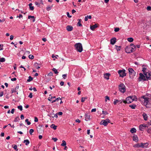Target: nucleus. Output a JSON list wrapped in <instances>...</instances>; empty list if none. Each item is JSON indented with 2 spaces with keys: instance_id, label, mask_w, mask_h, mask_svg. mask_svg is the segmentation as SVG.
I'll list each match as a JSON object with an SVG mask.
<instances>
[{
  "instance_id": "nucleus-33",
  "label": "nucleus",
  "mask_w": 151,
  "mask_h": 151,
  "mask_svg": "<svg viewBox=\"0 0 151 151\" xmlns=\"http://www.w3.org/2000/svg\"><path fill=\"white\" fill-rule=\"evenodd\" d=\"M129 106L132 109H135L136 107V105L135 104L130 105Z\"/></svg>"
},
{
  "instance_id": "nucleus-3",
  "label": "nucleus",
  "mask_w": 151,
  "mask_h": 151,
  "mask_svg": "<svg viewBox=\"0 0 151 151\" xmlns=\"http://www.w3.org/2000/svg\"><path fill=\"white\" fill-rule=\"evenodd\" d=\"M75 47L76 50L78 52H81L83 50L82 45L80 43H77L75 45Z\"/></svg>"
},
{
  "instance_id": "nucleus-7",
  "label": "nucleus",
  "mask_w": 151,
  "mask_h": 151,
  "mask_svg": "<svg viewBox=\"0 0 151 151\" xmlns=\"http://www.w3.org/2000/svg\"><path fill=\"white\" fill-rule=\"evenodd\" d=\"M110 121L109 119L105 120H103L100 122V124L103 125L104 126H106L109 123H110Z\"/></svg>"
},
{
  "instance_id": "nucleus-60",
  "label": "nucleus",
  "mask_w": 151,
  "mask_h": 151,
  "mask_svg": "<svg viewBox=\"0 0 151 151\" xmlns=\"http://www.w3.org/2000/svg\"><path fill=\"white\" fill-rule=\"evenodd\" d=\"M12 93H13L14 92H16L17 91L14 89H12L11 90Z\"/></svg>"
},
{
  "instance_id": "nucleus-57",
  "label": "nucleus",
  "mask_w": 151,
  "mask_h": 151,
  "mask_svg": "<svg viewBox=\"0 0 151 151\" xmlns=\"http://www.w3.org/2000/svg\"><path fill=\"white\" fill-rule=\"evenodd\" d=\"M28 96L30 98H32V93H30Z\"/></svg>"
},
{
  "instance_id": "nucleus-52",
  "label": "nucleus",
  "mask_w": 151,
  "mask_h": 151,
  "mask_svg": "<svg viewBox=\"0 0 151 151\" xmlns=\"http://www.w3.org/2000/svg\"><path fill=\"white\" fill-rule=\"evenodd\" d=\"M105 101H107V100H110V98L109 96H106L105 97Z\"/></svg>"
},
{
  "instance_id": "nucleus-4",
  "label": "nucleus",
  "mask_w": 151,
  "mask_h": 151,
  "mask_svg": "<svg viewBox=\"0 0 151 151\" xmlns=\"http://www.w3.org/2000/svg\"><path fill=\"white\" fill-rule=\"evenodd\" d=\"M119 91L124 93L125 91V85L123 84H121L119 86Z\"/></svg>"
},
{
  "instance_id": "nucleus-41",
  "label": "nucleus",
  "mask_w": 151,
  "mask_h": 151,
  "mask_svg": "<svg viewBox=\"0 0 151 151\" xmlns=\"http://www.w3.org/2000/svg\"><path fill=\"white\" fill-rule=\"evenodd\" d=\"M34 130L33 129H30L29 131V134L32 135V133L34 132Z\"/></svg>"
},
{
  "instance_id": "nucleus-55",
  "label": "nucleus",
  "mask_w": 151,
  "mask_h": 151,
  "mask_svg": "<svg viewBox=\"0 0 151 151\" xmlns=\"http://www.w3.org/2000/svg\"><path fill=\"white\" fill-rule=\"evenodd\" d=\"M3 45L2 44L0 45V50H3Z\"/></svg>"
},
{
  "instance_id": "nucleus-22",
  "label": "nucleus",
  "mask_w": 151,
  "mask_h": 151,
  "mask_svg": "<svg viewBox=\"0 0 151 151\" xmlns=\"http://www.w3.org/2000/svg\"><path fill=\"white\" fill-rule=\"evenodd\" d=\"M133 140L136 142H137L138 141V138L137 136H134L133 137Z\"/></svg>"
},
{
  "instance_id": "nucleus-54",
  "label": "nucleus",
  "mask_w": 151,
  "mask_h": 151,
  "mask_svg": "<svg viewBox=\"0 0 151 151\" xmlns=\"http://www.w3.org/2000/svg\"><path fill=\"white\" fill-rule=\"evenodd\" d=\"M52 139L53 140V141L55 142H56L58 140L57 138H55V137L52 138Z\"/></svg>"
},
{
  "instance_id": "nucleus-47",
  "label": "nucleus",
  "mask_w": 151,
  "mask_h": 151,
  "mask_svg": "<svg viewBox=\"0 0 151 151\" xmlns=\"http://www.w3.org/2000/svg\"><path fill=\"white\" fill-rule=\"evenodd\" d=\"M87 99L86 98H85V97H82L81 99V101L82 102H84L85 101V99Z\"/></svg>"
},
{
  "instance_id": "nucleus-12",
  "label": "nucleus",
  "mask_w": 151,
  "mask_h": 151,
  "mask_svg": "<svg viewBox=\"0 0 151 151\" xmlns=\"http://www.w3.org/2000/svg\"><path fill=\"white\" fill-rule=\"evenodd\" d=\"M147 75L146 77L147 78V79H151V71H148L146 73Z\"/></svg>"
},
{
  "instance_id": "nucleus-59",
  "label": "nucleus",
  "mask_w": 151,
  "mask_h": 151,
  "mask_svg": "<svg viewBox=\"0 0 151 151\" xmlns=\"http://www.w3.org/2000/svg\"><path fill=\"white\" fill-rule=\"evenodd\" d=\"M96 111V109L95 108L92 109L91 110V112H95Z\"/></svg>"
},
{
  "instance_id": "nucleus-39",
  "label": "nucleus",
  "mask_w": 151,
  "mask_h": 151,
  "mask_svg": "<svg viewBox=\"0 0 151 151\" xmlns=\"http://www.w3.org/2000/svg\"><path fill=\"white\" fill-rule=\"evenodd\" d=\"M29 58L30 59H33L34 58V56L32 55H30L29 56Z\"/></svg>"
},
{
  "instance_id": "nucleus-32",
  "label": "nucleus",
  "mask_w": 151,
  "mask_h": 151,
  "mask_svg": "<svg viewBox=\"0 0 151 151\" xmlns=\"http://www.w3.org/2000/svg\"><path fill=\"white\" fill-rule=\"evenodd\" d=\"M52 70L54 71L55 74H57L58 73V71L55 68H52Z\"/></svg>"
},
{
  "instance_id": "nucleus-21",
  "label": "nucleus",
  "mask_w": 151,
  "mask_h": 151,
  "mask_svg": "<svg viewBox=\"0 0 151 151\" xmlns=\"http://www.w3.org/2000/svg\"><path fill=\"white\" fill-rule=\"evenodd\" d=\"M23 142L25 143L26 145H28L30 143V142L28 139H25L24 140Z\"/></svg>"
},
{
  "instance_id": "nucleus-48",
  "label": "nucleus",
  "mask_w": 151,
  "mask_h": 151,
  "mask_svg": "<svg viewBox=\"0 0 151 151\" xmlns=\"http://www.w3.org/2000/svg\"><path fill=\"white\" fill-rule=\"evenodd\" d=\"M119 102V100L117 99H115L114 101V104L116 105Z\"/></svg>"
},
{
  "instance_id": "nucleus-18",
  "label": "nucleus",
  "mask_w": 151,
  "mask_h": 151,
  "mask_svg": "<svg viewBox=\"0 0 151 151\" xmlns=\"http://www.w3.org/2000/svg\"><path fill=\"white\" fill-rule=\"evenodd\" d=\"M130 46H131V49L132 50V52L134 51L135 49L136 48V45L134 44H131Z\"/></svg>"
},
{
  "instance_id": "nucleus-20",
  "label": "nucleus",
  "mask_w": 151,
  "mask_h": 151,
  "mask_svg": "<svg viewBox=\"0 0 151 151\" xmlns=\"http://www.w3.org/2000/svg\"><path fill=\"white\" fill-rule=\"evenodd\" d=\"M142 116L143 117L144 119L145 120H147L148 119V116L147 114L145 113H143Z\"/></svg>"
},
{
  "instance_id": "nucleus-62",
  "label": "nucleus",
  "mask_w": 151,
  "mask_h": 151,
  "mask_svg": "<svg viewBox=\"0 0 151 151\" xmlns=\"http://www.w3.org/2000/svg\"><path fill=\"white\" fill-rule=\"evenodd\" d=\"M14 111H15V109H12L11 111V113L12 114H14Z\"/></svg>"
},
{
  "instance_id": "nucleus-43",
  "label": "nucleus",
  "mask_w": 151,
  "mask_h": 151,
  "mask_svg": "<svg viewBox=\"0 0 151 151\" xmlns=\"http://www.w3.org/2000/svg\"><path fill=\"white\" fill-rule=\"evenodd\" d=\"M119 28H114V31L115 32H116L119 31Z\"/></svg>"
},
{
  "instance_id": "nucleus-19",
  "label": "nucleus",
  "mask_w": 151,
  "mask_h": 151,
  "mask_svg": "<svg viewBox=\"0 0 151 151\" xmlns=\"http://www.w3.org/2000/svg\"><path fill=\"white\" fill-rule=\"evenodd\" d=\"M110 75V73H106L104 75V78L107 80H108L109 79V76Z\"/></svg>"
},
{
  "instance_id": "nucleus-10",
  "label": "nucleus",
  "mask_w": 151,
  "mask_h": 151,
  "mask_svg": "<svg viewBox=\"0 0 151 151\" xmlns=\"http://www.w3.org/2000/svg\"><path fill=\"white\" fill-rule=\"evenodd\" d=\"M128 71L130 76H132L135 75V73L133 69L132 68H129L128 69Z\"/></svg>"
},
{
  "instance_id": "nucleus-64",
  "label": "nucleus",
  "mask_w": 151,
  "mask_h": 151,
  "mask_svg": "<svg viewBox=\"0 0 151 151\" xmlns=\"http://www.w3.org/2000/svg\"><path fill=\"white\" fill-rule=\"evenodd\" d=\"M76 122H78V123H79L81 122V121L78 119H77L76 120Z\"/></svg>"
},
{
  "instance_id": "nucleus-26",
  "label": "nucleus",
  "mask_w": 151,
  "mask_h": 151,
  "mask_svg": "<svg viewBox=\"0 0 151 151\" xmlns=\"http://www.w3.org/2000/svg\"><path fill=\"white\" fill-rule=\"evenodd\" d=\"M91 19V15L87 16L85 17V21H86L88 20V19Z\"/></svg>"
},
{
  "instance_id": "nucleus-29",
  "label": "nucleus",
  "mask_w": 151,
  "mask_h": 151,
  "mask_svg": "<svg viewBox=\"0 0 151 151\" xmlns=\"http://www.w3.org/2000/svg\"><path fill=\"white\" fill-rule=\"evenodd\" d=\"M141 144H135L133 146V147H141Z\"/></svg>"
},
{
  "instance_id": "nucleus-24",
  "label": "nucleus",
  "mask_w": 151,
  "mask_h": 151,
  "mask_svg": "<svg viewBox=\"0 0 151 151\" xmlns=\"http://www.w3.org/2000/svg\"><path fill=\"white\" fill-rule=\"evenodd\" d=\"M32 3H30L29 4L30 9L31 10L33 11L34 9V7L33 6H32Z\"/></svg>"
},
{
  "instance_id": "nucleus-42",
  "label": "nucleus",
  "mask_w": 151,
  "mask_h": 151,
  "mask_svg": "<svg viewBox=\"0 0 151 151\" xmlns=\"http://www.w3.org/2000/svg\"><path fill=\"white\" fill-rule=\"evenodd\" d=\"M18 108L19 109L20 111L22 110V106H17Z\"/></svg>"
},
{
  "instance_id": "nucleus-8",
  "label": "nucleus",
  "mask_w": 151,
  "mask_h": 151,
  "mask_svg": "<svg viewBox=\"0 0 151 151\" xmlns=\"http://www.w3.org/2000/svg\"><path fill=\"white\" fill-rule=\"evenodd\" d=\"M125 52L128 53H129L132 52V50L131 46H127L125 49Z\"/></svg>"
},
{
  "instance_id": "nucleus-31",
  "label": "nucleus",
  "mask_w": 151,
  "mask_h": 151,
  "mask_svg": "<svg viewBox=\"0 0 151 151\" xmlns=\"http://www.w3.org/2000/svg\"><path fill=\"white\" fill-rule=\"evenodd\" d=\"M52 5L50 6H48L47 8H46V9L47 10V11H49L50 10L51 8L52 7Z\"/></svg>"
},
{
  "instance_id": "nucleus-61",
  "label": "nucleus",
  "mask_w": 151,
  "mask_h": 151,
  "mask_svg": "<svg viewBox=\"0 0 151 151\" xmlns=\"http://www.w3.org/2000/svg\"><path fill=\"white\" fill-rule=\"evenodd\" d=\"M67 16L69 18H70L71 17V16L70 15L69 13L68 12H67Z\"/></svg>"
},
{
  "instance_id": "nucleus-27",
  "label": "nucleus",
  "mask_w": 151,
  "mask_h": 151,
  "mask_svg": "<svg viewBox=\"0 0 151 151\" xmlns=\"http://www.w3.org/2000/svg\"><path fill=\"white\" fill-rule=\"evenodd\" d=\"M50 127L54 130L56 129L57 128V126H55L54 124H52L50 126Z\"/></svg>"
},
{
  "instance_id": "nucleus-11",
  "label": "nucleus",
  "mask_w": 151,
  "mask_h": 151,
  "mask_svg": "<svg viewBox=\"0 0 151 151\" xmlns=\"http://www.w3.org/2000/svg\"><path fill=\"white\" fill-rule=\"evenodd\" d=\"M147 127V126L145 124H141L139 126V129L141 131H143L144 129Z\"/></svg>"
},
{
  "instance_id": "nucleus-9",
  "label": "nucleus",
  "mask_w": 151,
  "mask_h": 151,
  "mask_svg": "<svg viewBox=\"0 0 151 151\" xmlns=\"http://www.w3.org/2000/svg\"><path fill=\"white\" fill-rule=\"evenodd\" d=\"M142 67V71L145 75H147L146 73L147 72V66L145 65H143Z\"/></svg>"
},
{
  "instance_id": "nucleus-13",
  "label": "nucleus",
  "mask_w": 151,
  "mask_h": 151,
  "mask_svg": "<svg viewBox=\"0 0 151 151\" xmlns=\"http://www.w3.org/2000/svg\"><path fill=\"white\" fill-rule=\"evenodd\" d=\"M91 119L90 116L89 114H87L85 115V120L86 121H88Z\"/></svg>"
},
{
  "instance_id": "nucleus-40",
  "label": "nucleus",
  "mask_w": 151,
  "mask_h": 151,
  "mask_svg": "<svg viewBox=\"0 0 151 151\" xmlns=\"http://www.w3.org/2000/svg\"><path fill=\"white\" fill-rule=\"evenodd\" d=\"M25 121L27 123V124L28 125H29L31 124V122L29 121V120L28 119H26Z\"/></svg>"
},
{
  "instance_id": "nucleus-16",
  "label": "nucleus",
  "mask_w": 151,
  "mask_h": 151,
  "mask_svg": "<svg viewBox=\"0 0 151 151\" xmlns=\"http://www.w3.org/2000/svg\"><path fill=\"white\" fill-rule=\"evenodd\" d=\"M116 38L114 37L111 39L110 43L112 45H114L116 42Z\"/></svg>"
},
{
  "instance_id": "nucleus-36",
  "label": "nucleus",
  "mask_w": 151,
  "mask_h": 151,
  "mask_svg": "<svg viewBox=\"0 0 151 151\" xmlns=\"http://www.w3.org/2000/svg\"><path fill=\"white\" fill-rule=\"evenodd\" d=\"M5 61V59L4 58H0V62H4Z\"/></svg>"
},
{
  "instance_id": "nucleus-15",
  "label": "nucleus",
  "mask_w": 151,
  "mask_h": 151,
  "mask_svg": "<svg viewBox=\"0 0 151 151\" xmlns=\"http://www.w3.org/2000/svg\"><path fill=\"white\" fill-rule=\"evenodd\" d=\"M66 28L68 31H72L73 29V28L72 26L70 25L67 26Z\"/></svg>"
},
{
  "instance_id": "nucleus-28",
  "label": "nucleus",
  "mask_w": 151,
  "mask_h": 151,
  "mask_svg": "<svg viewBox=\"0 0 151 151\" xmlns=\"http://www.w3.org/2000/svg\"><path fill=\"white\" fill-rule=\"evenodd\" d=\"M130 132L132 133H135L136 132V129L134 128H132L130 130Z\"/></svg>"
},
{
  "instance_id": "nucleus-45",
  "label": "nucleus",
  "mask_w": 151,
  "mask_h": 151,
  "mask_svg": "<svg viewBox=\"0 0 151 151\" xmlns=\"http://www.w3.org/2000/svg\"><path fill=\"white\" fill-rule=\"evenodd\" d=\"M148 133L151 134V128H149L147 130Z\"/></svg>"
},
{
  "instance_id": "nucleus-50",
  "label": "nucleus",
  "mask_w": 151,
  "mask_h": 151,
  "mask_svg": "<svg viewBox=\"0 0 151 151\" xmlns=\"http://www.w3.org/2000/svg\"><path fill=\"white\" fill-rule=\"evenodd\" d=\"M13 148L16 151H17L18 150V149H17V146L16 145L14 146Z\"/></svg>"
},
{
  "instance_id": "nucleus-1",
  "label": "nucleus",
  "mask_w": 151,
  "mask_h": 151,
  "mask_svg": "<svg viewBox=\"0 0 151 151\" xmlns=\"http://www.w3.org/2000/svg\"><path fill=\"white\" fill-rule=\"evenodd\" d=\"M149 98L146 96H143L139 99V101L142 104L145 106L149 103Z\"/></svg>"
},
{
  "instance_id": "nucleus-25",
  "label": "nucleus",
  "mask_w": 151,
  "mask_h": 151,
  "mask_svg": "<svg viewBox=\"0 0 151 151\" xmlns=\"http://www.w3.org/2000/svg\"><path fill=\"white\" fill-rule=\"evenodd\" d=\"M31 18L33 19V22H34L35 21V17L34 16L29 15L28 16V18L29 19H30Z\"/></svg>"
},
{
  "instance_id": "nucleus-46",
  "label": "nucleus",
  "mask_w": 151,
  "mask_h": 151,
  "mask_svg": "<svg viewBox=\"0 0 151 151\" xmlns=\"http://www.w3.org/2000/svg\"><path fill=\"white\" fill-rule=\"evenodd\" d=\"M115 46L116 47V49L117 50V51H119L120 50V47L117 46L116 45Z\"/></svg>"
},
{
  "instance_id": "nucleus-51",
  "label": "nucleus",
  "mask_w": 151,
  "mask_h": 151,
  "mask_svg": "<svg viewBox=\"0 0 151 151\" xmlns=\"http://www.w3.org/2000/svg\"><path fill=\"white\" fill-rule=\"evenodd\" d=\"M67 76V74H65L63 75L62 77L64 79H65L66 78Z\"/></svg>"
},
{
  "instance_id": "nucleus-44",
  "label": "nucleus",
  "mask_w": 151,
  "mask_h": 151,
  "mask_svg": "<svg viewBox=\"0 0 151 151\" xmlns=\"http://www.w3.org/2000/svg\"><path fill=\"white\" fill-rule=\"evenodd\" d=\"M55 98V96H54V97L51 96L50 97H49V98H48V100H49V101H51V99H52V98Z\"/></svg>"
},
{
  "instance_id": "nucleus-56",
  "label": "nucleus",
  "mask_w": 151,
  "mask_h": 151,
  "mask_svg": "<svg viewBox=\"0 0 151 151\" xmlns=\"http://www.w3.org/2000/svg\"><path fill=\"white\" fill-rule=\"evenodd\" d=\"M53 73L52 72H50L48 74V76H52Z\"/></svg>"
},
{
  "instance_id": "nucleus-37",
  "label": "nucleus",
  "mask_w": 151,
  "mask_h": 151,
  "mask_svg": "<svg viewBox=\"0 0 151 151\" xmlns=\"http://www.w3.org/2000/svg\"><path fill=\"white\" fill-rule=\"evenodd\" d=\"M33 79V78L31 76H29V79H27V81L28 82H30L32 81Z\"/></svg>"
},
{
  "instance_id": "nucleus-38",
  "label": "nucleus",
  "mask_w": 151,
  "mask_h": 151,
  "mask_svg": "<svg viewBox=\"0 0 151 151\" xmlns=\"http://www.w3.org/2000/svg\"><path fill=\"white\" fill-rule=\"evenodd\" d=\"M102 113L104 115H106L108 114V112L107 111H105L103 110L102 111Z\"/></svg>"
},
{
  "instance_id": "nucleus-30",
  "label": "nucleus",
  "mask_w": 151,
  "mask_h": 151,
  "mask_svg": "<svg viewBox=\"0 0 151 151\" xmlns=\"http://www.w3.org/2000/svg\"><path fill=\"white\" fill-rule=\"evenodd\" d=\"M78 22L77 23V25L78 26H82V24H81L80 22L81 21V19H78Z\"/></svg>"
},
{
  "instance_id": "nucleus-5",
  "label": "nucleus",
  "mask_w": 151,
  "mask_h": 151,
  "mask_svg": "<svg viewBox=\"0 0 151 151\" xmlns=\"http://www.w3.org/2000/svg\"><path fill=\"white\" fill-rule=\"evenodd\" d=\"M139 75V76L138 78L139 81H141L142 80L146 81L147 79V78L146 77V76H144L142 73H140Z\"/></svg>"
},
{
  "instance_id": "nucleus-49",
  "label": "nucleus",
  "mask_w": 151,
  "mask_h": 151,
  "mask_svg": "<svg viewBox=\"0 0 151 151\" xmlns=\"http://www.w3.org/2000/svg\"><path fill=\"white\" fill-rule=\"evenodd\" d=\"M19 118L17 117H16V118H15V119H14V122H17L19 120Z\"/></svg>"
},
{
  "instance_id": "nucleus-6",
  "label": "nucleus",
  "mask_w": 151,
  "mask_h": 151,
  "mask_svg": "<svg viewBox=\"0 0 151 151\" xmlns=\"http://www.w3.org/2000/svg\"><path fill=\"white\" fill-rule=\"evenodd\" d=\"M118 73L119 74L120 76L122 77H123L126 75V70L124 69L119 70Z\"/></svg>"
},
{
  "instance_id": "nucleus-34",
  "label": "nucleus",
  "mask_w": 151,
  "mask_h": 151,
  "mask_svg": "<svg viewBox=\"0 0 151 151\" xmlns=\"http://www.w3.org/2000/svg\"><path fill=\"white\" fill-rule=\"evenodd\" d=\"M66 145V143L65 141V140H63L62 143L61 144V146H65Z\"/></svg>"
},
{
  "instance_id": "nucleus-53",
  "label": "nucleus",
  "mask_w": 151,
  "mask_h": 151,
  "mask_svg": "<svg viewBox=\"0 0 151 151\" xmlns=\"http://www.w3.org/2000/svg\"><path fill=\"white\" fill-rule=\"evenodd\" d=\"M147 9L148 11H151V7L150 6H148L147 7Z\"/></svg>"
},
{
  "instance_id": "nucleus-63",
  "label": "nucleus",
  "mask_w": 151,
  "mask_h": 151,
  "mask_svg": "<svg viewBox=\"0 0 151 151\" xmlns=\"http://www.w3.org/2000/svg\"><path fill=\"white\" fill-rule=\"evenodd\" d=\"M14 36L13 35H11L10 36V39L11 40H12L13 39Z\"/></svg>"
},
{
  "instance_id": "nucleus-17",
  "label": "nucleus",
  "mask_w": 151,
  "mask_h": 151,
  "mask_svg": "<svg viewBox=\"0 0 151 151\" xmlns=\"http://www.w3.org/2000/svg\"><path fill=\"white\" fill-rule=\"evenodd\" d=\"M98 27V25L96 24H95L93 25L90 26V29L92 30H94V29Z\"/></svg>"
},
{
  "instance_id": "nucleus-35",
  "label": "nucleus",
  "mask_w": 151,
  "mask_h": 151,
  "mask_svg": "<svg viewBox=\"0 0 151 151\" xmlns=\"http://www.w3.org/2000/svg\"><path fill=\"white\" fill-rule=\"evenodd\" d=\"M127 40L129 42H132L133 41V39L132 37H129L127 38Z\"/></svg>"
},
{
  "instance_id": "nucleus-23",
  "label": "nucleus",
  "mask_w": 151,
  "mask_h": 151,
  "mask_svg": "<svg viewBox=\"0 0 151 151\" xmlns=\"http://www.w3.org/2000/svg\"><path fill=\"white\" fill-rule=\"evenodd\" d=\"M40 65V64H39L37 63H35L34 64V66L35 68H36L37 69H39L40 68V67L38 66V65Z\"/></svg>"
},
{
  "instance_id": "nucleus-14",
  "label": "nucleus",
  "mask_w": 151,
  "mask_h": 151,
  "mask_svg": "<svg viewBox=\"0 0 151 151\" xmlns=\"http://www.w3.org/2000/svg\"><path fill=\"white\" fill-rule=\"evenodd\" d=\"M141 146V147H142L143 148H145L147 147L148 146V144L147 143H140Z\"/></svg>"
},
{
  "instance_id": "nucleus-2",
  "label": "nucleus",
  "mask_w": 151,
  "mask_h": 151,
  "mask_svg": "<svg viewBox=\"0 0 151 151\" xmlns=\"http://www.w3.org/2000/svg\"><path fill=\"white\" fill-rule=\"evenodd\" d=\"M137 101V98L136 96H129L127 97L125 101H123V103L125 104H129L132 102L133 101Z\"/></svg>"
},
{
  "instance_id": "nucleus-58",
  "label": "nucleus",
  "mask_w": 151,
  "mask_h": 151,
  "mask_svg": "<svg viewBox=\"0 0 151 151\" xmlns=\"http://www.w3.org/2000/svg\"><path fill=\"white\" fill-rule=\"evenodd\" d=\"M34 121L35 122H37L38 121V119L36 117H35V119Z\"/></svg>"
}]
</instances>
